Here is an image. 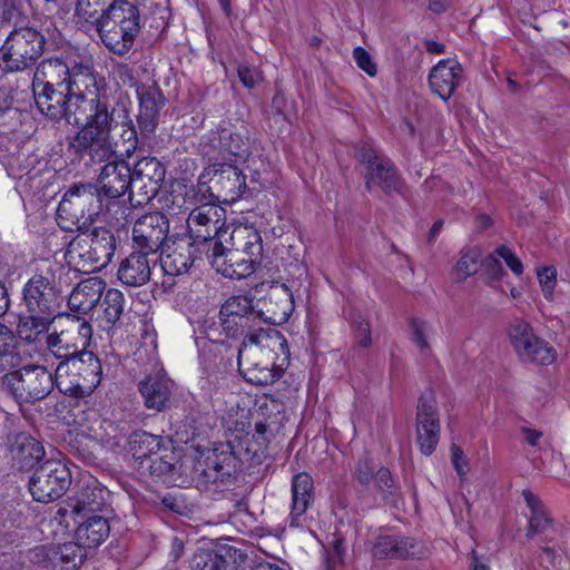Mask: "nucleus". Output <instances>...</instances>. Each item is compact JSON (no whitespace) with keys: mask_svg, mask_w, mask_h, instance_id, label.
<instances>
[{"mask_svg":"<svg viewBox=\"0 0 570 570\" xmlns=\"http://www.w3.org/2000/svg\"><path fill=\"white\" fill-rule=\"evenodd\" d=\"M226 244H229L230 249H237L238 253L262 261V237L253 227L239 226L228 232Z\"/></svg>","mask_w":570,"mask_h":570,"instance_id":"58836bf2","label":"nucleus"},{"mask_svg":"<svg viewBox=\"0 0 570 570\" xmlns=\"http://www.w3.org/2000/svg\"><path fill=\"white\" fill-rule=\"evenodd\" d=\"M220 150L234 156L237 160H246L250 154V140L247 130L223 129L219 135Z\"/></svg>","mask_w":570,"mask_h":570,"instance_id":"37998d69","label":"nucleus"},{"mask_svg":"<svg viewBox=\"0 0 570 570\" xmlns=\"http://www.w3.org/2000/svg\"><path fill=\"white\" fill-rule=\"evenodd\" d=\"M140 29V11L127 0H115L96 20V30L101 42L117 56L129 52Z\"/></svg>","mask_w":570,"mask_h":570,"instance_id":"f03ea898","label":"nucleus"},{"mask_svg":"<svg viewBox=\"0 0 570 570\" xmlns=\"http://www.w3.org/2000/svg\"><path fill=\"white\" fill-rule=\"evenodd\" d=\"M36 105L41 114L51 120L65 119L69 125L83 122L86 116L73 114L71 98L65 95V90L51 89L45 86L42 89L32 87Z\"/></svg>","mask_w":570,"mask_h":570,"instance_id":"4be33fe9","label":"nucleus"},{"mask_svg":"<svg viewBox=\"0 0 570 570\" xmlns=\"http://www.w3.org/2000/svg\"><path fill=\"white\" fill-rule=\"evenodd\" d=\"M109 491L97 479L83 480L77 492L68 498L67 509L75 521L101 512L107 507Z\"/></svg>","mask_w":570,"mask_h":570,"instance_id":"412c9836","label":"nucleus"},{"mask_svg":"<svg viewBox=\"0 0 570 570\" xmlns=\"http://www.w3.org/2000/svg\"><path fill=\"white\" fill-rule=\"evenodd\" d=\"M523 434H524V439L525 441L534 446L538 444L539 440L541 439L542 436V433L539 432V431H535V430H531V429H524L523 430Z\"/></svg>","mask_w":570,"mask_h":570,"instance_id":"774afa93","label":"nucleus"},{"mask_svg":"<svg viewBox=\"0 0 570 570\" xmlns=\"http://www.w3.org/2000/svg\"><path fill=\"white\" fill-rule=\"evenodd\" d=\"M495 254L502 259H504L508 267L515 275H521L523 273V265L521 261L514 255V253L509 247L502 245L495 249Z\"/></svg>","mask_w":570,"mask_h":570,"instance_id":"680f3d73","label":"nucleus"},{"mask_svg":"<svg viewBox=\"0 0 570 570\" xmlns=\"http://www.w3.org/2000/svg\"><path fill=\"white\" fill-rule=\"evenodd\" d=\"M556 277L557 272L553 267H543L538 272V278L547 298L552 296Z\"/></svg>","mask_w":570,"mask_h":570,"instance_id":"052dcab7","label":"nucleus"},{"mask_svg":"<svg viewBox=\"0 0 570 570\" xmlns=\"http://www.w3.org/2000/svg\"><path fill=\"white\" fill-rule=\"evenodd\" d=\"M377 464L374 463L368 456H362L355 464L353 475L354 479L362 485H368L373 481Z\"/></svg>","mask_w":570,"mask_h":570,"instance_id":"603ef678","label":"nucleus"},{"mask_svg":"<svg viewBox=\"0 0 570 570\" xmlns=\"http://www.w3.org/2000/svg\"><path fill=\"white\" fill-rule=\"evenodd\" d=\"M416 441L420 451L430 455L440 440V414L438 402L432 391L423 392L419 399L415 414Z\"/></svg>","mask_w":570,"mask_h":570,"instance_id":"f3484780","label":"nucleus"},{"mask_svg":"<svg viewBox=\"0 0 570 570\" xmlns=\"http://www.w3.org/2000/svg\"><path fill=\"white\" fill-rule=\"evenodd\" d=\"M374 482L377 490L382 493L384 499L393 493L394 480L389 469L380 466L374 475Z\"/></svg>","mask_w":570,"mask_h":570,"instance_id":"4d7b16f0","label":"nucleus"},{"mask_svg":"<svg viewBox=\"0 0 570 570\" xmlns=\"http://www.w3.org/2000/svg\"><path fill=\"white\" fill-rule=\"evenodd\" d=\"M353 58L357 67L368 76L374 77L376 75V65L373 62L371 55L364 48L356 47L353 51Z\"/></svg>","mask_w":570,"mask_h":570,"instance_id":"bf43d9fd","label":"nucleus"},{"mask_svg":"<svg viewBox=\"0 0 570 570\" xmlns=\"http://www.w3.org/2000/svg\"><path fill=\"white\" fill-rule=\"evenodd\" d=\"M212 181L215 189L218 191L216 197L226 203H234L239 199L247 186L243 173L234 165L223 164L219 169H216Z\"/></svg>","mask_w":570,"mask_h":570,"instance_id":"473e14b6","label":"nucleus"},{"mask_svg":"<svg viewBox=\"0 0 570 570\" xmlns=\"http://www.w3.org/2000/svg\"><path fill=\"white\" fill-rule=\"evenodd\" d=\"M124 294L116 288L106 291L99 305L97 321L104 330L111 328L124 313Z\"/></svg>","mask_w":570,"mask_h":570,"instance_id":"a19ab883","label":"nucleus"},{"mask_svg":"<svg viewBox=\"0 0 570 570\" xmlns=\"http://www.w3.org/2000/svg\"><path fill=\"white\" fill-rule=\"evenodd\" d=\"M353 330L357 345L363 348L368 347L372 343L370 323L362 316H357L353 321Z\"/></svg>","mask_w":570,"mask_h":570,"instance_id":"6e6d98bb","label":"nucleus"},{"mask_svg":"<svg viewBox=\"0 0 570 570\" xmlns=\"http://www.w3.org/2000/svg\"><path fill=\"white\" fill-rule=\"evenodd\" d=\"M70 77L69 66L61 59H47L41 61L33 75L32 87L42 89L66 90Z\"/></svg>","mask_w":570,"mask_h":570,"instance_id":"f704fd0d","label":"nucleus"},{"mask_svg":"<svg viewBox=\"0 0 570 570\" xmlns=\"http://www.w3.org/2000/svg\"><path fill=\"white\" fill-rule=\"evenodd\" d=\"M150 256L135 249L120 262L117 271L118 281L130 287H139L147 284L151 276V264L157 262V258H150Z\"/></svg>","mask_w":570,"mask_h":570,"instance_id":"7c9ffc66","label":"nucleus"},{"mask_svg":"<svg viewBox=\"0 0 570 570\" xmlns=\"http://www.w3.org/2000/svg\"><path fill=\"white\" fill-rule=\"evenodd\" d=\"M104 288L105 283L98 278L80 282L69 295V308L82 314L89 313L100 301Z\"/></svg>","mask_w":570,"mask_h":570,"instance_id":"e433bc0d","label":"nucleus"},{"mask_svg":"<svg viewBox=\"0 0 570 570\" xmlns=\"http://www.w3.org/2000/svg\"><path fill=\"white\" fill-rule=\"evenodd\" d=\"M254 354L246 353L245 366H238L244 379L255 385H268L277 381L283 372L287 361L277 364L275 361L254 363Z\"/></svg>","mask_w":570,"mask_h":570,"instance_id":"c9c22d12","label":"nucleus"},{"mask_svg":"<svg viewBox=\"0 0 570 570\" xmlns=\"http://www.w3.org/2000/svg\"><path fill=\"white\" fill-rule=\"evenodd\" d=\"M224 243L220 242L209 252V264L227 278L242 279L252 275L261 261L238 253L237 249H230Z\"/></svg>","mask_w":570,"mask_h":570,"instance_id":"aec40b11","label":"nucleus"},{"mask_svg":"<svg viewBox=\"0 0 570 570\" xmlns=\"http://www.w3.org/2000/svg\"><path fill=\"white\" fill-rule=\"evenodd\" d=\"M451 453H452L451 459H452L453 466H454L458 475L460 476V479L463 480L466 474V470L464 469V466L466 465V460H465L464 453L454 443L451 445Z\"/></svg>","mask_w":570,"mask_h":570,"instance_id":"69168bd1","label":"nucleus"},{"mask_svg":"<svg viewBox=\"0 0 570 570\" xmlns=\"http://www.w3.org/2000/svg\"><path fill=\"white\" fill-rule=\"evenodd\" d=\"M46 38L37 29H13L0 47V69L4 72L24 71L36 65L45 51Z\"/></svg>","mask_w":570,"mask_h":570,"instance_id":"6e6552de","label":"nucleus"},{"mask_svg":"<svg viewBox=\"0 0 570 570\" xmlns=\"http://www.w3.org/2000/svg\"><path fill=\"white\" fill-rule=\"evenodd\" d=\"M114 109L86 115L83 122L78 125L81 128L72 138L70 148L81 157L87 156L94 164L116 160L117 144L111 141L110 135Z\"/></svg>","mask_w":570,"mask_h":570,"instance_id":"39448f33","label":"nucleus"},{"mask_svg":"<svg viewBox=\"0 0 570 570\" xmlns=\"http://www.w3.org/2000/svg\"><path fill=\"white\" fill-rule=\"evenodd\" d=\"M208 250H196V246L188 238L184 237L167 245V249L160 254V265L166 275L179 276L188 272L196 259L206 256Z\"/></svg>","mask_w":570,"mask_h":570,"instance_id":"a878e982","label":"nucleus"},{"mask_svg":"<svg viewBox=\"0 0 570 570\" xmlns=\"http://www.w3.org/2000/svg\"><path fill=\"white\" fill-rule=\"evenodd\" d=\"M431 332L432 326L423 320L413 318L410 323L411 340L422 353H428L430 350L428 338Z\"/></svg>","mask_w":570,"mask_h":570,"instance_id":"8fccbe9b","label":"nucleus"},{"mask_svg":"<svg viewBox=\"0 0 570 570\" xmlns=\"http://www.w3.org/2000/svg\"><path fill=\"white\" fill-rule=\"evenodd\" d=\"M358 160L365 166V188L371 191L374 186L385 194L399 193L402 180L394 164L376 148L363 142L358 149Z\"/></svg>","mask_w":570,"mask_h":570,"instance_id":"ddd939ff","label":"nucleus"},{"mask_svg":"<svg viewBox=\"0 0 570 570\" xmlns=\"http://www.w3.org/2000/svg\"><path fill=\"white\" fill-rule=\"evenodd\" d=\"M91 333L88 322L73 318L67 328L52 333L48 331L42 340L33 345L41 344L43 341L46 344L43 356H52L58 362H62L78 353L80 348L87 347Z\"/></svg>","mask_w":570,"mask_h":570,"instance_id":"2eb2a0df","label":"nucleus"},{"mask_svg":"<svg viewBox=\"0 0 570 570\" xmlns=\"http://www.w3.org/2000/svg\"><path fill=\"white\" fill-rule=\"evenodd\" d=\"M77 522H79L76 530L77 539L86 548H97L109 537L110 525L106 517L91 514L78 519Z\"/></svg>","mask_w":570,"mask_h":570,"instance_id":"4c0bfd02","label":"nucleus"},{"mask_svg":"<svg viewBox=\"0 0 570 570\" xmlns=\"http://www.w3.org/2000/svg\"><path fill=\"white\" fill-rule=\"evenodd\" d=\"M259 351L256 347L249 346L248 348H238V366H245V356L246 353H253L254 356V363H262L266 362V360L275 361L278 358L279 355H268L264 353H258Z\"/></svg>","mask_w":570,"mask_h":570,"instance_id":"0e129e2a","label":"nucleus"},{"mask_svg":"<svg viewBox=\"0 0 570 570\" xmlns=\"http://www.w3.org/2000/svg\"><path fill=\"white\" fill-rule=\"evenodd\" d=\"M482 250L478 246L465 247L460 253V258L454 267L458 282L478 273L481 265Z\"/></svg>","mask_w":570,"mask_h":570,"instance_id":"49530a36","label":"nucleus"},{"mask_svg":"<svg viewBox=\"0 0 570 570\" xmlns=\"http://www.w3.org/2000/svg\"><path fill=\"white\" fill-rule=\"evenodd\" d=\"M125 125L127 126V128H125L121 132V138L124 140L122 149L118 150V153L120 154V156H126L129 158L137 149L138 137L137 129L134 126L131 119H128V121Z\"/></svg>","mask_w":570,"mask_h":570,"instance_id":"864d4df0","label":"nucleus"},{"mask_svg":"<svg viewBox=\"0 0 570 570\" xmlns=\"http://www.w3.org/2000/svg\"><path fill=\"white\" fill-rule=\"evenodd\" d=\"M227 560L213 549L197 550L191 560V570H226Z\"/></svg>","mask_w":570,"mask_h":570,"instance_id":"09e8293b","label":"nucleus"},{"mask_svg":"<svg viewBox=\"0 0 570 570\" xmlns=\"http://www.w3.org/2000/svg\"><path fill=\"white\" fill-rule=\"evenodd\" d=\"M27 344L22 340L18 342L12 330L0 323V363L11 367L20 365L22 361L21 352H24Z\"/></svg>","mask_w":570,"mask_h":570,"instance_id":"79ce46f5","label":"nucleus"},{"mask_svg":"<svg viewBox=\"0 0 570 570\" xmlns=\"http://www.w3.org/2000/svg\"><path fill=\"white\" fill-rule=\"evenodd\" d=\"M256 309L258 325H281L287 322L294 311L293 294L284 285L275 287L256 302Z\"/></svg>","mask_w":570,"mask_h":570,"instance_id":"5701e85b","label":"nucleus"},{"mask_svg":"<svg viewBox=\"0 0 570 570\" xmlns=\"http://www.w3.org/2000/svg\"><path fill=\"white\" fill-rule=\"evenodd\" d=\"M102 209V195L96 184H73L59 202L58 224L66 230H87Z\"/></svg>","mask_w":570,"mask_h":570,"instance_id":"423d86ee","label":"nucleus"},{"mask_svg":"<svg viewBox=\"0 0 570 570\" xmlns=\"http://www.w3.org/2000/svg\"><path fill=\"white\" fill-rule=\"evenodd\" d=\"M207 394L212 402L219 403L229 390V379L227 376H214L209 377Z\"/></svg>","mask_w":570,"mask_h":570,"instance_id":"5fc2aeb1","label":"nucleus"},{"mask_svg":"<svg viewBox=\"0 0 570 570\" xmlns=\"http://www.w3.org/2000/svg\"><path fill=\"white\" fill-rule=\"evenodd\" d=\"M375 559H420L426 554L425 546L414 538L400 534L379 535L372 548Z\"/></svg>","mask_w":570,"mask_h":570,"instance_id":"b1692460","label":"nucleus"},{"mask_svg":"<svg viewBox=\"0 0 570 570\" xmlns=\"http://www.w3.org/2000/svg\"><path fill=\"white\" fill-rule=\"evenodd\" d=\"M239 348L256 347L261 353L268 355H283L287 361L289 351L284 335L272 326L255 325L244 334Z\"/></svg>","mask_w":570,"mask_h":570,"instance_id":"bb28decb","label":"nucleus"},{"mask_svg":"<svg viewBox=\"0 0 570 570\" xmlns=\"http://www.w3.org/2000/svg\"><path fill=\"white\" fill-rule=\"evenodd\" d=\"M237 73L240 82L248 89L257 87L262 81L261 72L245 63L238 66Z\"/></svg>","mask_w":570,"mask_h":570,"instance_id":"13d9d810","label":"nucleus"},{"mask_svg":"<svg viewBox=\"0 0 570 570\" xmlns=\"http://www.w3.org/2000/svg\"><path fill=\"white\" fill-rule=\"evenodd\" d=\"M10 305L8 291L2 282H0V316L4 315Z\"/></svg>","mask_w":570,"mask_h":570,"instance_id":"338daca9","label":"nucleus"},{"mask_svg":"<svg viewBox=\"0 0 570 570\" xmlns=\"http://www.w3.org/2000/svg\"><path fill=\"white\" fill-rule=\"evenodd\" d=\"M256 311V304L252 298L244 295L229 297L219 311L223 331L229 337L243 335L258 325Z\"/></svg>","mask_w":570,"mask_h":570,"instance_id":"6ab92c4d","label":"nucleus"},{"mask_svg":"<svg viewBox=\"0 0 570 570\" xmlns=\"http://www.w3.org/2000/svg\"><path fill=\"white\" fill-rule=\"evenodd\" d=\"M134 189H130V203L140 206L154 199L166 176V168L156 157H142L131 169Z\"/></svg>","mask_w":570,"mask_h":570,"instance_id":"dca6fc26","label":"nucleus"},{"mask_svg":"<svg viewBox=\"0 0 570 570\" xmlns=\"http://www.w3.org/2000/svg\"><path fill=\"white\" fill-rule=\"evenodd\" d=\"M237 471V458L229 448L210 449L202 454L194 466L193 480L198 489H218L234 478Z\"/></svg>","mask_w":570,"mask_h":570,"instance_id":"9b49d317","label":"nucleus"},{"mask_svg":"<svg viewBox=\"0 0 570 570\" xmlns=\"http://www.w3.org/2000/svg\"><path fill=\"white\" fill-rule=\"evenodd\" d=\"M169 233V220L160 212H151L139 217L132 227L136 250L154 256L163 247Z\"/></svg>","mask_w":570,"mask_h":570,"instance_id":"a211bd4d","label":"nucleus"},{"mask_svg":"<svg viewBox=\"0 0 570 570\" xmlns=\"http://www.w3.org/2000/svg\"><path fill=\"white\" fill-rule=\"evenodd\" d=\"M71 484L69 468L56 460H48L38 466L29 480L32 498L48 503L61 498Z\"/></svg>","mask_w":570,"mask_h":570,"instance_id":"f8f14e48","label":"nucleus"},{"mask_svg":"<svg viewBox=\"0 0 570 570\" xmlns=\"http://www.w3.org/2000/svg\"><path fill=\"white\" fill-rule=\"evenodd\" d=\"M63 273L62 265L49 262L24 283L21 291L23 309L17 322V335L23 342H40L59 315Z\"/></svg>","mask_w":570,"mask_h":570,"instance_id":"f257e3e1","label":"nucleus"},{"mask_svg":"<svg viewBox=\"0 0 570 570\" xmlns=\"http://www.w3.org/2000/svg\"><path fill=\"white\" fill-rule=\"evenodd\" d=\"M106 9L96 4V2H90L89 0H77L75 16L77 18L78 23H87L90 22L96 26V20L99 19V12H104Z\"/></svg>","mask_w":570,"mask_h":570,"instance_id":"3c124183","label":"nucleus"},{"mask_svg":"<svg viewBox=\"0 0 570 570\" xmlns=\"http://www.w3.org/2000/svg\"><path fill=\"white\" fill-rule=\"evenodd\" d=\"M117 245V237L110 229L96 227L90 233L82 232L73 238L67 255L79 271L92 273L101 271L112 261Z\"/></svg>","mask_w":570,"mask_h":570,"instance_id":"0eeeda50","label":"nucleus"},{"mask_svg":"<svg viewBox=\"0 0 570 570\" xmlns=\"http://www.w3.org/2000/svg\"><path fill=\"white\" fill-rule=\"evenodd\" d=\"M223 208L217 205L191 208L187 218L188 238L196 250L210 252L220 242L227 243L228 227L220 223Z\"/></svg>","mask_w":570,"mask_h":570,"instance_id":"9d476101","label":"nucleus"},{"mask_svg":"<svg viewBox=\"0 0 570 570\" xmlns=\"http://www.w3.org/2000/svg\"><path fill=\"white\" fill-rule=\"evenodd\" d=\"M3 385L21 404H33L45 400L56 386L55 374L38 364L23 365L3 376Z\"/></svg>","mask_w":570,"mask_h":570,"instance_id":"1a4fd4ad","label":"nucleus"},{"mask_svg":"<svg viewBox=\"0 0 570 570\" xmlns=\"http://www.w3.org/2000/svg\"><path fill=\"white\" fill-rule=\"evenodd\" d=\"M463 79V68L456 60L439 61L429 73V85L434 95L448 101Z\"/></svg>","mask_w":570,"mask_h":570,"instance_id":"c85d7f7f","label":"nucleus"},{"mask_svg":"<svg viewBox=\"0 0 570 570\" xmlns=\"http://www.w3.org/2000/svg\"><path fill=\"white\" fill-rule=\"evenodd\" d=\"M82 558L81 544L73 542L58 546L49 557L52 566L60 570H75L82 562Z\"/></svg>","mask_w":570,"mask_h":570,"instance_id":"a18cd8bd","label":"nucleus"},{"mask_svg":"<svg viewBox=\"0 0 570 570\" xmlns=\"http://www.w3.org/2000/svg\"><path fill=\"white\" fill-rule=\"evenodd\" d=\"M70 77L65 95L71 98L73 112L82 117L110 109L111 89L104 77H100L89 62H75L69 66Z\"/></svg>","mask_w":570,"mask_h":570,"instance_id":"7ed1b4c3","label":"nucleus"},{"mask_svg":"<svg viewBox=\"0 0 570 570\" xmlns=\"http://www.w3.org/2000/svg\"><path fill=\"white\" fill-rule=\"evenodd\" d=\"M174 382L165 373L147 375L138 384V391L144 405L156 412H163L170 406Z\"/></svg>","mask_w":570,"mask_h":570,"instance_id":"c756f323","label":"nucleus"},{"mask_svg":"<svg viewBox=\"0 0 570 570\" xmlns=\"http://www.w3.org/2000/svg\"><path fill=\"white\" fill-rule=\"evenodd\" d=\"M522 495L531 511L529 517L527 538L532 539L537 534L547 533L552 528V520L548 515L542 501L530 490H523Z\"/></svg>","mask_w":570,"mask_h":570,"instance_id":"ea45409f","label":"nucleus"},{"mask_svg":"<svg viewBox=\"0 0 570 570\" xmlns=\"http://www.w3.org/2000/svg\"><path fill=\"white\" fill-rule=\"evenodd\" d=\"M129 446L132 456L142 461L159 453L163 439L145 431H136L129 436Z\"/></svg>","mask_w":570,"mask_h":570,"instance_id":"c03bdc74","label":"nucleus"},{"mask_svg":"<svg viewBox=\"0 0 570 570\" xmlns=\"http://www.w3.org/2000/svg\"><path fill=\"white\" fill-rule=\"evenodd\" d=\"M509 336L522 363L549 365L554 362L557 356L554 348L537 336L531 325L523 320H515L511 324Z\"/></svg>","mask_w":570,"mask_h":570,"instance_id":"4468645a","label":"nucleus"},{"mask_svg":"<svg viewBox=\"0 0 570 570\" xmlns=\"http://www.w3.org/2000/svg\"><path fill=\"white\" fill-rule=\"evenodd\" d=\"M11 460L19 470L33 468L45 455L42 444L29 433L20 432L8 436Z\"/></svg>","mask_w":570,"mask_h":570,"instance_id":"2f4dec72","label":"nucleus"},{"mask_svg":"<svg viewBox=\"0 0 570 570\" xmlns=\"http://www.w3.org/2000/svg\"><path fill=\"white\" fill-rule=\"evenodd\" d=\"M482 266L485 269L489 278L491 281H498L504 274V269L502 267L501 262L494 256V254L489 255L487 258L482 261Z\"/></svg>","mask_w":570,"mask_h":570,"instance_id":"e2e57ef3","label":"nucleus"},{"mask_svg":"<svg viewBox=\"0 0 570 570\" xmlns=\"http://www.w3.org/2000/svg\"><path fill=\"white\" fill-rule=\"evenodd\" d=\"M314 482L308 473L302 472L292 480V509L289 513V525L299 527L301 518L313 502Z\"/></svg>","mask_w":570,"mask_h":570,"instance_id":"72a5a7b5","label":"nucleus"},{"mask_svg":"<svg viewBox=\"0 0 570 570\" xmlns=\"http://www.w3.org/2000/svg\"><path fill=\"white\" fill-rule=\"evenodd\" d=\"M102 377L99 357L82 347L71 357L58 362L55 371L56 387L69 397L83 399L94 393Z\"/></svg>","mask_w":570,"mask_h":570,"instance_id":"20e7f679","label":"nucleus"},{"mask_svg":"<svg viewBox=\"0 0 570 570\" xmlns=\"http://www.w3.org/2000/svg\"><path fill=\"white\" fill-rule=\"evenodd\" d=\"M212 189L213 187L202 181H198L197 185L187 188L184 195L186 209L216 205L218 203V197H216V194Z\"/></svg>","mask_w":570,"mask_h":570,"instance_id":"de8ad7c7","label":"nucleus"},{"mask_svg":"<svg viewBox=\"0 0 570 570\" xmlns=\"http://www.w3.org/2000/svg\"><path fill=\"white\" fill-rule=\"evenodd\" d=\"M136 91L139 100L138 128L141 136L148 137L157 126L159 110L165 105V98L156 85H139Z\"/></svg>","mask_w":570,"mask_h":570,"instance_id":"cd10ccee","label":"nucleus"},{"mask_svg":"<svg viewBox=\"0 0 570 570\" xmlns=\"http://www.w3.org/2000/svg\"><path fill=\"white\" fill-rule=\"evenodd\" d=\"M102 199H117L134 189L131 169L125 160H114L101 167L98 184Z\"/></svg>","mask_w":570,"mask_h":570,"instance_id":"393cba45","label":"nucleus"}]
</instances>
